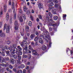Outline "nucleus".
<instances>
[{"mask_svg":"<svg viewBox=\"0 0 73 73\" xmlns=\"http://www.w3.org/2000/svg\"><path fill=\"white\" fill-rule=\"evenodd\" d=\"M35 34L36 35H38V33L37 31L36 32Z\"/></svg>","mask_w":73,"mask_h":73,"instance_id":"nucleus-54","label":"nucleus"},{"mask_svg":"<svg viewBox=\"0 0 73 73\" xmlns=\"http://www.w3.org/2000/svg\"><path fill=\"white\" fill-rule=\"evenodd\" d=\"M9 52H10L9 51H8L6 52V53L7 54H9Z\"/></svg>","mask_w":73,"mask_h":73,"instance_id":"nucleus-61","label":"nucleus"},{"mask_svg":"<svg viewBox=\"0 0 73 73\" xmlns=\"http://www.w3.org/2000/svg\"><path fill=\"white\" fill-rule=\"evenodd\" d=\"M7 33H9V27H7L6 28Z\"/></svg>","mask_w":73,"mask_h":73,"instance_id":"nucleus-10","label":"nucleus"},{"mask_svg":"<svg viewBox=\"0 0 73 73\" xmlns=\"http://www.w3.org/2000/svg\"><path fill=\"white\" fill-rule=\"evenodd\" d=\"M33 54H34V55H36L37 54V53L36 52V50H34L33 51Z\"/></svg>","mask_w":73,"mask_h":73,"instance_id":"nucleus-13","label":"nucleus"},{"mask_svg":"<svg viewBox=\"0 0 73 73\" xmlns=\"http://www.w3.org/2000/svg\"><path fill=\"white\" fill-rule=\"evenodd\" d=\"M48 15H49V16H50V17H52V13H48Z\"/></svg>","mask_w":73,"mask_h":73,"instance_id":"nucleus-35","label":"nucleus"},{"mask_svg":"<svg viewBox=\"0 0 73 73\" xmlns=\"http://www.w3.org/2000/svg\"><path fill=\"white\" fill-rule=\"evenodd\" d=\"M27 57H28V56L27 55H23V58H27Z\"/></svg>","mask_w":73,"mask_h":73,"instance_id":"nucleus-31","label":"nucleus"},{"mask_svg":"<svg viewBox=\"0 0 73 73\" xmlns=\"http://www.w3.org/2000/svg\"><path fill=\"white\" fill-rule=\"evenodd\" d=\"M12 53H13V54H15V50H13V52H12Z\"/></svg>","mask_w":73,"mask_h":73,"instance_id":"nucleus-55","label":"nucleus"},{"mask_svg":"<svg viewBox=\"0 0 73 73\" xmlns=\"http://www.w3.org/2000/svg\"><path fill=\"white\" fill-rule=\"evenodd\" d=\"M27 9L28 8L26 6H24L23 7V10L25 12H26Z\"/></svg>","mask_w":73,"mask_h":73,"instance_id":"nucleus-12","label":"nucleus"},{"mask_svg":"<svg viewBox=\"0 0 73 73\" xmlns=\"http://www.w3.org/2000/svg\"><path fill=\"white\" fill-rule=\"evenodd\" d=\"M29 26H32V22L31 21H30L29 22Z\"/></svg>","mask_w":73,"mask_h":73,"instance_id":"nucleus-29","label":"nucleus"},{"mask_svg":"<svg viewBox=\"0 0 73 73\" xmlns=\"http://www.w3.org/2000/svg\"><path fill=\"white\" fill-rule=\"evenodd\" d=\"M9 5H11V1H9Z\"/></svg>","mask_w":73,"mask_h":73,"instance_id":"nucleus-59","label":"nucleus"},{"mask_svg":"<svg viewBox=\"0 0 73 73\" xmlns=\"http://www.w3.org/2000/svg\"><path fill=\"white\" fill-rule=\"evenodd\" d=\"M26 51H24V50H23V54H25V53H26V52H25Z\"/></svg>","mask_w":73,"mask_h":73,"instance_id":"nucleus-62","label":"nucleus"},{"mask_svg":"<svg viewBox=\"0 0 73 73\" xmlns=\"http://www.w3.org/2000/svg\"><path fill=\"white\" fill-rule=\"evenodd\" d=\"M34 12H35V11H34V10H33V9L32 10L31 13H34Z\"/></svg>","mask_w":73,"mask_h":73,"instance_id":"nucleus-53","label":"nucleus"},{"mask_svg":"<svg viewBox=\"0 0 73 73\" xmlns=\"http://www.w3.org/2000/svg\"><path fill=\"white\" fill-rule=\"evenodd\" d=\"M29 49H30V50H32V48L31 47V45H29Z\"/></svg>","mask_w":73,"mask_h":73,"instance_id":"nucleus-26","label":"nucleus"},{"mask_svg":"<svg viewBox=\"0 0 73 73\" xmlns=\"http://www.w3.org/2000/svg\"><path fill=\"white\" fill-rule=\"evenodd\" d=\"M23 17L24 19V20H25L26 19V18H25V15H23Z\"/></svg>","mask_w":73,"mask_h":73,"instance_id":"nucleus-45","label":"nucleus"},{"mask_svg":"<svg viewBox=\"0 0 73 73\" xmlns=\"http://www.w3.org/2000/svg\"><path fill=\"white\" fill-rule=\"evenodd\" d=\"M19 21L21 22H23V18H22V17H20L19 18Z\"/></svg>","mask_w":73,"mask_h":73,"instance_id":"nucleus-19","label":"nucleus"},{"mask_svg":"<svg viewBox=\"0 0 73 73\" xmlns=\"http://www.w3.org/2000/svg\"><path fill=\"white\" fill-rule=\"evenodd\" d=\"M52 8H53V7H50L49 9V11L51 10H52Z\"/></svg>","mask_w":73,"mask_h":73,"instance_id":"nucleus-48","label":"nucleus"},{"mask_svg":"<svg viewBox=\"0 0 73 73\" xmlns=\"http://www.w3.org/2000/svg\"><path fill=\"white\" fill-rule=\"evenodd\" d=\"M0 62L2 63L4 62V60L1 59V57H0Z\"/></svg>","mask_w":73,"mask_h":73,"instance_id":"nucleus-21","label":"nucleus"},{"mask_svg":"<svg viewBox=\"0 0 73 73\" xmlns=\"http://www.w3.org/2000/svg\"><path fill=\"white\" fill-rule=\"evenodd\" d=\"M14 24L15 25H17V21H15Z\"/></svg>","mask_w":73,"mask_h":73,"instance_id":"nucleus-40","label":"nucleus"},{"mask_svg":"<svg viewBox=\"0 0 73 73\" xmlns=\"http://www.w3.org/2000/svg\"><path fill=\"white\" fill-rule=\"evenodd\" d=\"M17 63H18V64H21V62H20V61H17Z\"/></svg>","mask_w":73,"mask_h":73,"instance_id":"nucleus-64","label":"nucleus"},{"mask_svg":"<svg viewBox=\"0 0 73 73\" xmlns=\"http://www.w3.org/2000/svg\"><path fill=\"white\" fill-rule=\"evenodd\" d=\"M18 49H19V50L20 51L21 50H22V48H21L19 46H18L17 47Z\"/></svg>","mask_w":73,"mask_h":73,"instance_id":"nucleus-22","label":"nucleus"},{"mask_svg":"<svg viewBox=\"0 0 73 73\" xmlns=\"http://www.w3.org/2000/svg\"><path fill=\"white\" fill-rule=\"evenodd\" d=\"M29 66H27V67H26V69L27 70H28V69H29Z\"/></svg>","mask_w":73,"mask_h":73,"instance_id":"nucleus-58","label":"nucleus"},{"mask_svg":"<svg viewBox=\"0 0 73 73\" xmlns=\"http://www.w3.org/2000/svg\"><path fill=\"white\" fill-rule=\"evenodd\" d=\"M10 61L11 63H12V64H14V59H13L11 58Z\"/></svg>","mask_w":73,"mask_h":73,"instance_id":"nucleus-17","label":"nucleus"},{"mask_svg":"<svg viewBox=\"0 0 73 73\" xmlns=\"http://www.w3.org/2000/svg\"><path fill=\"white\" fill-rule=\"evenodd\" d=\"M18 60H21V56H18Z\"/></svg>","mask_w":73,"mask_h":73,"instance_id":"nucleus-39","label":"nucleus"},{"mask_svg":"<svg viewBox=\"0 0 73 73\" xmlns=\"http://www.w3.org/2000/svg\"><path fill=\"white\" fill-rule=\"evenodd\" d=\"M1 54L3 56H5V54H4V52H2Z\"/></svg>","mask_w":73,"mask_h":73,"instance_id":"nucleus-46","label":"nucleus"},{"mask_svg":"<svg viewBox=\"0 0 73 73\" xmlns=\"http://www.w3.org/2000/svg\"><path fill=\"white\" fill-rule=\"evenodd\" d=\"M20 33L21 36H22L24 37V31H21Z\"/></svg>","mask_w":73,"mask_h":73,"instance_id":"nucleus-16","label":"nucleus"},{"mask_svg":"<svg viewBox=\"0 0 73 73\" xmlns=\"http://www.w3.org/2000/svg\"><path fill=\"white\" fill-rule=\"evenodd\" d=\"M13 71H14L15 72H16V70L15 68H13Z\"/></svg>","mask_w":73,"mask_h":73,"instance_id":"nucleus-57","label":"nucleus"},{"mask_svg":"<svg viewBox=\"0 0 73 73\" xmlns=\"http://www.w3.org/2000/svg\"><path fill=\"white\" fill-rule=\"evenodd\" d=\"M53 18L54 20H57V19H58V17L56 16H54Z\"/></svg>","mask_w":73,"mask_h":73,"instance_id":"nucleus-15","label":"nucleus"},{"mask_svg":"<svg viewBox=\"0 0 73 73\" xmlns=\"http://www.w3.org/2000/svg\"><path fill=\"white\" fill-rule=\"evenodd\" d=\"M25 51H26L27 53H31V51L28 49L26 50H25Z\"/></svg>","mask_w":73,"mask_h":73,"instance_id":"nucleus-23","label":"nucleus"},{"mask_svg":"<svg viewBox=\"0 0 73 73\" xmlns=\"http://www.w3.org/2000/svg\"><path fill=\"white\" fill-rule=\"evenodd\" d=\"M6 26H7V24H5L4 25V30H5V29H6Z\"/></svg>","mask_w":73,"mask_h":73,"instance_id":"nucleus-33","label":"nucleus"},{"mask_svg":"<svg viewBox=\"0 0 73 73\" xmlns=\"http://www.w3.org/2000/svg\"><path fill=\"white\" fill-rule=\"evenodd\" d=\"M58 5H56V3L55 4L54 7L55 8H58Z\"/></svg>","mask_w":73,"mask_h":73,"instance_id":"nucleus-32","label":"nucleus"},{"mask_svg":"<svg viewBox=\"0 0 73 73\" xmlns=\"http://www.w3.org/2000/svg\"><path fill=\"white\" fill-rule=\"evenodd\" d=\"M26 35L27 36H30V33H27L26 34Z\"/></svg>","mask_w":73,"mask_h":73,"instance_id":"nucleus-56","label":"nucleus"},{"mask_svg":"<svg viewBox=\"0 0 73 73\" xmlns=\"http://www.w3.org/2000/svg\"><path fill=\"white\" fill-rule=\"evenodd\" d=\"M14 20H16V14H14Z\"/></svg>","mask_w":73,"mask_h":73,"instance_id":"nucleus-24","label":"nucleus"},{"mask_svg":"<svg viewBox=\"0 0 73 73\" xmlns=\"http://www.w3.org/2000/svg\"><path fill=\"white\" fill-rule=\"evenodd\" d=\"M5 49L6 50H8L9 49V47L7 45H6L5 46Z\"/></svg>","mask_w":73,"mask_h":73,"instance_id":"nucleus-18","label":"nucleus"},{"mask_svg":"<svg viewBox=\"0 0 73 73\" xmlns=\"http://www.w3.org/2000/svg\"><path fill=\"white\" fill-rule=\"evenodd\" d=\"M26 73V70H24L23 71V73Z\"/></svg>","mask_w":73,"mask_h":73,"instance_id":"nucleus-60","label":"nucleus"},{"mask_svg":"<svg viewBox=\"0 0 73 73\" xmlns=\"http://www.w3.org/2000/svg\"><path fill=\"white\" fill-rule=\"evenodd\" d=\"M5 49V48H4L3 47L1 48V50H2V51H3V50H4Z\"/></svg>","mask_w":73,"mask_h":73,"instance_id":"nucleus-52","label":"nucleus"},{"mask_svg":"<svg viewBox=\"0 0 73 73\" xmlns=\"http://www.w3.org/2000/svg\"><path fill=\"white\" fill-rule=\"evenodd\" d=\"M0 66H5V64H3L0 65Z\"/></svg>","mask_w":73,"mask_h":73,"instance_id":"nucleus-38","label":"nucleus"},{"mask_svg":"<svg viewBox=\"0 0 73 73\" xmlns=\"http://www.w3.org/2000/svg\"><path fill=\"white\" fill-rule=\"evenodd\" d=\"M34 41L36 42H37L38 41V38H37V37H36L35 38Z\"/></svg>","mask_w":73,"mask_h":73,"instance_id":"nucleus-20","label":"nucleus"},{"mask_svg":"<svg viewBox=\"0 0 73 73\" xmlns=\"http://www.w3.org/2000/svg\"><path fill=\"white\" fill-rule=\"evenodd\" d=\"M46 35L45 34L44 35H43V38L45 39V41H46V42H48V41L46 39V38H47L48 40H49L50 42L49 43V44L47 45L48 47H50L51 46V44H52V43L51 42V40H50V36H49V34L48 32H46Z\"/></svg>","mask_w":73,"mask_h":73,"instance_id":"nucleus-1","label":"nucleus"},{"mask_svg":"<svg viewBox=\"0 0 73 73\" xmlns=\"http://www.w3.org/2000/svg\"><path fill=\"white\" fill-rule=\"evenodd\" d=\"M21 67L22 68H24L25 67V66L24 64H22L21 65Z\"/></svg>","mask_w":73,"mask_h":73,"instance_id":"nucleus-36","label":"nucleus"},{"mask_svg":"<svg viewBox=\"0 0 73 73\" xmlns=\"http://www.w3.org/2000/svg\"><path fill=\"white\" fill-rule=\"evenodd\" d=\"M15 30H17V29H18V27H17V26H15Z\"/></svg>","mask_w":73,"mask_h":73,"instance_id":"nucleus-25","label":"nucleus"},{"mask_svg":"<svg viewBox=\"0 0 73 73\" xmlns=\"http://www.w3.org/2000/svg\"><path fill=\"white\" fill-rule=\"evenodd\" d=\"M9 67L10 69H12L13 68V66H12L11 65H10Z\"/></svg>","mask_w":73,"mask_h":73,"instance_id":"nucleus-44","label":"nucleus"},{"mask_svg":"<svg viewBox=\"0 0 73 73\" xmlns=\"http://www.w3.org/2000/svg\"><path fill=\"white\" fill-rule=\"evenodd\" d=\"M13 57L15 59H16V58H17V55H14L13 56Z\"/></svg>","mask_w":73,"mask_h":73,"instance_id":"nucleus-27","label":"nucleus"},{"mask_svg":"<svg viewBox=\"0 0 73 73\" xmlns=\"http://www.w3.org/2000/svg\"><path fill=\"white\" fill-rule=\"evenodd\" d=\"M38 18L40 19H42V16H41V15H38Z\"/></svg>","mask_w":73,"mask_h":73,"instance_id":"nucleus-34","label":"nucleus"},{"mask_svg":"<svg viewBox=\"0 0 73 73\" xmlns=\"http://www.w3.org/2000/svg\"><path fill=\"white\" fill-rule=\"evenodd\" d=\"M25 28V30L27 31H29V27H28V26H26Z\"/></svg>","mask_w":73,"mask_h":73,"instance_id":"nucleus-14","label":"nucleus"},{"mask_svg":"<svg viewBox=\"0 0 73 73\" xmlns=\"http://www.w3.org/2000/svg\"><path fill=\"white\" fill-rule=\"evenodd\" d=\"M50 5H51V6H52V5H54V3L52 2H51L50 3Z\"/></svg>","mask_w":73,"mask_h":73,"instance_id":"nucleus-37","label":"nucleus"},{"mask_svg":"<svg viewBox=\"0 0 73 73\" xmlns=\"http://www.w3.org/2000/svg\"><path fill=\"white\" fill-rule=\"evenodd\" d=\"M38 7L39 8L41 9V8L43 7V5L42 3H39L38 4Z\"/></svg>","mask_w":73,"mask_h":73,"instance_id":"nucleus-5","label":"nucleus"},{"mask_svg":"<svg viewBox=\"0 0 73 73\" xmlns=\"http://www.w3.org/2000/svg\"><path fill=\"white\" fill-rule=\"evenodd\" d=\"M49 31L50 32V31H52V28L51 27L49 28Z\"/></svg>","mask_w":73,"mask_h":73,"instance_id":"nucleus-47","label":"nucleus"},{"mask_svg":"<svg viewBox=\"0 0 73 73\" xmlns=\"http://www.w3.org/2000/svg\"><path fill=\"white\" fill-rule=\"evenodd\" d=\"M3 13V11L1 10V11L0 12V15H2Z\"/></svg>","mask_w":73,"mask_h":73,"instance_id":"nucleus-50","label":"nucleus"},{"mask_svg":"<svg viewBox=\"0 0 73 73\" xmlns=\"http://www.w3.org/2000/svg\"><path fill=\"white\" fill-rule=\"evenodd\" d=\"M54 2L55 3V4H56V3H58V1L57 0H55Z\"/></svg>","mask_w":73,"mask_h":73,"instance_id":"nucleus-41","label":"nucleus"},{"mask_svg":"<svg viewBox=\"0 0 73 73\" xmlns=\"http://www.w3.org/2000/svg\"><path fill=\"white\" fill-rule=\"evenodd\" d=\"M51 19H50V18L48 16H47L46 17V19H47V20H48V21H49L50 23H50L48 25V27H49V26H53V27H56V26H58V24L57 23L53 24V21H52V18H50Z\"/></svg>","mask_w":73,"mask_h":73,"instance_id":"nucleus-2","label":"nucleus"},{"mask_svg":"<svg viewBox=\"0 0 73 73\" xmlns=\"http://www.w3.org/2000/svg\"><path fill=\"white\" fill-rule=\"evenodd\" d=\"M9 14L7 13L6 14V20H9Z\"/></svg>","mask_w":73,"mask_h":73,"instance_id":"nucleus-11","label":"nucleus"},{"mask_svg":"<svg viewBox=\"0 0 73 73\" xmlns=\"http://www.w3.org/2000/svg\"><path fill=\"white\" fill-rule=\"evenodd\" d=\"M2 31L1 30L0 31V36L2 37H4L5 36V34L4 33H2Z\"/></svg>","mask_w":73,"mask_h":73,"instance_id":"nucleus-3","label":"nucleus"},{"mask_svg":"<svg viewBox=\"0 0 73 73\" xmlns=\"http://www.w3.org/2000/svg\"><path fill=\"white\" fill-rule=\"evenodd\" d=\"M35 37V34H32L30 36L31 38H33Z\"/></svg>","mask_w":73,"mask_h":73,"instance_id":"nucleus-9","label":"nucleus"},{"mask_svg":"<svg viewBox=\"0 0 73 73\" xmlns=\"http://www.w3.org/2000/svg\"><path fill=\"white\" fill-rule=\"evenodd\" d=\"M30 18L32 20H33V17H32L31 15H30Z\"/></svg>","mask_w":73,"mask_h":73,"instance_id":"nucleus-49","label":"nucleus"},{"mask_svg":"<svg viewBox=\"0 0 73 73\" xmlns=\"http://www.w3.org/2000/svg\"><path fill=\"white\" fill-rule=\"evenodd\" d=\"M4 11L5 12L7 11V5H5L4 6Z\"/></svg>","mask_w":73,"mask_h":73,"instance_id":"nucleus-8","label":"nucleus"},{"mask_svg":"<svg viewBox=\"0 0 73 73\" xmlns=\"http://www.w3.org/2000/svg\"><path fill=\"white\" fill-rule=\"evenodd\" d=\"M63 18L64 19V18H65L66 17V15H63Z\"/></svg>","mask_w":73,"mask_h":73,"instance_id":"nucleus-43","label":"nucleus"},{"mask_svg":"<svg viewBox=\"0 0 73 73\" xmlns=\"http://www.w3.org/2000/svg\"><path fill=\"white\" fill-rule=\"evenodd\" d=\"M16 49L17 50L16 53L17 54H19V55H22V52H19L17 51V50L16 48Z\"/></svg>","mask_w":73,"mask_h":73,"instance_id":"nucleus-6","label":"nucleus"},{"mask_svg":"<svg viewBox=\"0 0 73 73\" xmlns=\"http://www.w3.org/2000/svg\"><path fill=\"white\" fill-rule=\"evenodd\" d=\"M2 22H1L0 23V28H1V27H2Z\"/></svg>","mask_w":73,"mask_h":73,"instance_id":"nucleus-51","label":"nucleus"},{"mask_svg":"<svg viewBox=\"0 0 73 73\" xmlns=\"http://www.w3.org/2000/svg\"><path fill=\"white\" fill-rule=\"evenodd\" d=\"M23 43L24 45V44H26L27 43V41L23 40Z\"/></svg>","mask_w":73,"mask_h":73,"instance_id":"nucleus-28","label":"nucleus"},{"mask_svg":"<svg viewBox=\"0 0 73 73\" xmlns=\"http://www.w3.org/2000/svg\"><path fill=\"white\" fill-rule=\"evenodd\" d=\"M54 10H55V9H53L52 10V11L53 12H55V11H54Z\"/></svg>","mask_w":73,"mask_h":73,"instance_id":"nucleus-63","label":"nucleus"},{"mask_svg":"<svg viewBox=\"0 0 73 73\" xmlns=\"http://www.w3.org/2000/svg\"><path fill=\"white\" fill-rule=\"evenodd\" d=\"M42 49L43 50H46V47L45 46H43Z\"/></svg>","mask_w":73,"mask_h":73,"instance_id":"nucleus-7","label":"nucleus"},{"mask_svg":"<svg viewBox=\"0 0 73 73\" xmlns=\"http://www.w3.org/2000/svg\"><path fill=\"white\" fill-rule=\"evenodd\" d=\"M28 49V47L27 46L24 49V51H25L26 50H27Z\"/></svg>","mask_w":73,"mask_h":73,"instance_id":"nucleus-42","label":"nucleus"},{"mask_svg":"<svg viewBox=\"0 0 73 73\" xmlns=\"http://www.w3.org/2000/svg\"><path fill=\"white\" fill-rule=\"evenodd\" d=\"M38 42L40 44H42L44 43L42 39V38H39L38 40Z\"/></svg>","mask_w":73,"mask_h":73,"instance_id":"nucleus-4","label":"nucleus"},{"mask_svg":"<svg viewBox=\"0 0 73 73\" xmlns=\"http://www.w3.org/2000/svg\"><path fill=\"white\" fill-rule=\"evenodd\" d=\"M9 50H10V51L12 52V46H10V48H9Z\"/></svg>","mask_w":73,"mask_h":73,"instance_id":"nucleus-30","label":"nucleus"}]
</instances>
